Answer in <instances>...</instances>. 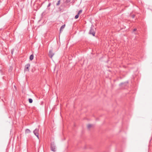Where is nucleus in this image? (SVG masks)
<instances>
[{"label":"nucleus","mask_w":152,"mask_h":152,"mask_svg":"<svg viewBox=\"0 0 152 152\" xmlns=\"http://www.w3.org/2000/svg\"><path fill=\"white\" fill-rule=\"evenodd\" d=\"M51 150L53 151H56V146L53 143H51L50 145Z\"/></svg>","instance_id":"1"},{"label":"nucleus","mask_w":152,"mask_h":152,"mask_svg":"<svg viewBox=\"0 0 152 152\" xmlns=\"http://www.w3.org/2000/svg\"><path fill=\"white\" fill-rule=\"evenodd\" d=\"M39 129H36L33 131L34 134L37 137L38 139H39Z\"/></svg>","instance_id":"2"},{"label":"nucleus","mask_w":152,"mask_h":152,"mask_svg":"<svg viewBox=\"0 0 152 152\" xmlns=\"http://www.w3.org/2000/svg\"><path fill=\"white\" fill-rule=\"evenodd\" d=\"M30 66V64H28L26 65L25 66V71H29V68Z\"/></svg>","instance_id":"3"},{"label":"nucleus","mask_w":152,"mask_h":152,"mask_svg":"<svg viewBox=\"0 0 152 152\" xmlns=\"http://www.w3.org/2000/svg\"><path fill=\"white\" fill-rule=\"evenodd\" d=\"M94 125L91 124H88L87 125V129L90 130L94 127Z\"/></svg>","instance_id":"4"},{"label":"nucleus","mask_w":152,"mask_h":152,"mask_svg":"<svg viewBox=\"0 0 152 152\" xmlns=\"http://www.w3.org/2000/svg\"><path fill=\"white\" fill-rule=\"evenodd\" d=\"M54 55V53H53L52 51V50H50L49 53V55L50 57L52 58Z\"/></svg>","instance_id":"5"},{"label":"nucleus","mask_w":152,"mask_h":152,"mask_svg":"<svg viewBox=\"0 0 152 152\" xmlns=\"http://www.w3.org/2000/svg\"><path fill=\"white\" fill-rule=\"evenodd\" d=\"M92 27H91V29L89 31V33L90 34H92L94 36H95V33H94L93 31V30L92 28Z\"/></svg>","instance_id":"6"},{"label":"nucleus","mask_w":152,"mask_h":152,"mask_svg":"<svg viewBox=\"0 0 152 152\" xmlns=\"http://www.w3.org/2000/svg\"><path fill=\"white\" fill-rule=\"evenodd\" d=\"M65 25L64 24L62 25L60 28V31L61 32V31H62L63 29L65 28Z\"/></svg>","instance_id":"7"},{"label":"nucleus","mask_w":152,"mask_h":152,"mask_svg":"<svg viewBox=\"0 0 152 152\" xmlns=\"http://www.w3.org/2000/svg\"><path fill=\"white\" fill-rule=\"evenodd\" d=\"M31 132V131L28 129H26L25 130V133L26 134H28Z\"/></svg>","instance_id":"8"},{"label":"nucleus","mask_w":152,"mask_h":152,"mask_svg":"<svg viewBox=\"0 0 152 152\" xmlns=\"http://www.w3.org/2000/svg\"><path fill=\"white\" fill-rule=\"evenodd\" d=\"M34 58V55L33 54H32L30 55L29 57V59L31 60H32Z\"/></svg>","instance_id":"9"},{"label":"nucleus","mask_w":152,"mask_h":152,"mask_svg":"<svg viewBox=\"0 0 152 152\" xmlns=\"http://www.w3.org/2000/svg\"><path fill=\"white\" fill-rule=\"evenodd\" d=\"M29 102L30 103H32L33 102V100L31 99H28Z\"/></svg>","instance_id":"10"},{"label":"nucleus","mask_w":152,"mask_h":152,"mask_svg":"<svg viewBox=\"0 0 152 152\" xmlns=\"http://www.w3.org/2000/svg\"><path fill=\"white\" fill-rule=\"evenodd\" d=\"M82 11L81 10H79V12H78L77 14L79 15V14H80V13H82Z\"/></svg>","instance_id":"11"},{"label":"nucleus","mask_w":152,"mask_h":152,"mask_svg":"<svg viewBox=\"0 0 152 152\" xmlns=\"http://www.w3.org/2000/svg\"><path fill=\"white\" fill-rule=\"evenodd\" d=\"M79 17V15L78 14H77V15H76L75 17V19H77Z\"/></svg>","instance_id":"12"},{"label":"nucleus","mask_w":152,"mask_h":152,"mask_svg":"<svg viewBox=\"0 0 152 152\" xmlns=\"http://www.w3.org/2000/svg\"><path fill=\"white\" fill-rule=\"evenodd\" d=\"M60 3V1L59 0L58 1V2L56 4V5L58 6L59 5Z\"/></svg>","instance_id":"13"},{"label":"nucleus","mask_w":152,"mask_h":152,"mask_svg":"<svg viewBox=\"0 0 152 152\" xmlns=\"http://www.w3.org/2000/svg\"><path fill=\"white\" fill-rule=\"evenodd\" d=\"M50 5H51V4H50V3H49V4H48V7H50Z\"/></svg>","instance_id":"14"},{"label":"nucleus","mask_w":152,"mask_h":152,"mask_svg":"<svg viewBox=\"0 0 152 152\" xmlns=\"http://www.w3.org/2000/svg\"><path fill=\"white\" fill-rule=\"evenodd\" d=\"M132 18H134V15H132Z\"/></svg>","instance_id":"15"},{"label":"nucleus","mask_w":152,"mask_h":152,"mask_svg":"<svg viewBox=\"0 0 152 152\" xmlns=\"http://www.w3.org/2000/svg\"><path fill=\"white\" fill-rule=\"evenodd\" d=\"M137 30V29L136 28H134V29L133 30V31H136V30Z\"/></svg>","instance_id":"16"},{"label":"nucleus","mask_w":152,"mask_h":152,"mask_svg":"<svg viewBox=\"0 0 152 152\" xmlns=\"http://www.w3.org/2000/svg\"><path fill=\"white\" fill-rule=\"evenodd\" d=\"M12 53H13V52H12Z\"/></svg>","instance_id":"17"},{"label":"nucleus","mask_w":152,"mask_h":152,"mask_svg":"<svg viewBox=\"0 0 152 152\" xmlns=\"http://www.w3.org/2000/svg\"><path fill=\"white\" fill-rule=\"evenodd\" d=\"M123 84V83H121V84Z\"/></svg>","instance_id":"18"}]
</instances>
